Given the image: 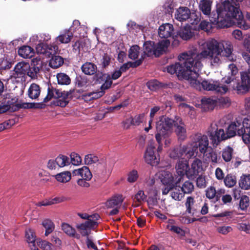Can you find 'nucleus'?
Masks as SVG:
<instances>
[{"mask_svg":"<svg viewBox=\"0 0 250 250\" xmlns=\"http://www.w3.org/2000/svg\"><path fill=\"white\" fill-rule=\"evenodd\" d=\"M176 172L181 177L188 173V170L189 168L188 162L186 160H179L176 164L175 167Z\"/></svg>","mask_w":250,"mask_h":250,"instance_id":"b1692460","label":"nucleus"},{"mask_svg":"<svg viewBox=\"0 0 250 250\" xmlns=\"http://www.w3.org/2000/svg\"><path fill=\"white\" fill-rule=\"evenodd\" d=\"M92 225V223L86 221L83 223L77 224L75 227L82 236H88L91 230L93 229Z\"/></svg>","mask_w":250,"mask_h":250,"instance_id":"5701e85b","label":"nucleus"},{"mask_svg":"<svg viewBox=\"0 0 250 250\" xmlns=\"http://www.w3.org/2000/svg\"><path fill=\"white\" fill-rule=\"evenodd\" d=\"M22 108L29 109H42L45 107V104L42 103H23L21 105Z\"/></svg>","mask_w":250,"mask_h":250,"instance_id":"8fccbe9b","label":"nucleus"},{"mask_svg":"<svg viewBox=\"0 0 250 250\" xmlns=\"http://www.w3.org/2000/svg\"><path fill=\"white\" fill-rule=\"evenodd\" d=\"M195 200L193 197L188 196L187 198L185 205L186 207V213L190 214L192 216L199 217L197 209L195 208Z\"/></svg>","mask_w":250,"mask_h":250,"instance_id":"f3484780","label":"nucleus"},{"mask_svg":"<svg viewBox=\"0 0 250 250\" xmlns=\"http://www.w3.org/2000/svg\"><path fill=\"white\" fill-rule=\"evenodd\" d=\"M19 56L23 58H31L34 54V49L28 45H23L21 46L18 51Z\"/></svg>","mask_w":250,"mask_h":250,"instance_id":"bb28decb","label":"nucleus"},{"mask_svg":"<svg viewBox=\"0 0 250 250\" xmlns=\"http://www.w3.org/2000/svg\"><path fill=\"white\" fill-rule=\"evenodd\" d=\"M42 63L40 58H34L29 64V69L28 70V76L31 78L37 77V74L42 69Z\"/></svg>","mask_w":250,"mask_h":250,"instance_id":"4468645a","label":"nucleus"},{"mask_svg":"<svg viewBox=\"0 0 250 250\" xmlns=\"http://www.w3.org/2000/svg\"><path fill=\"white\" fill-rule=\"evenodd\" d=\"M179 188H181V191L185 194H190L194 190V185L193 183L189 181H185L180 187L178 185Z\"/></svg>","mask_w":250,"mask_h":250,"instance_id":"49530a36","label":"nucleus"},{"mask_svg":"<svg viewBox=\"0 0 250 250\" xmlns=\"http://www.w3.org/2000/svg\"><path fill=\"white\" fill-rule=\"evenodd\" d=\"M104 82V83L101 86L100 89L105 91V90L109 89L112 84V80L111 79L110 75H107Z\"/></svg>","mask_w":250,"mask_h":250,"instance_id":"0e129e2a","label":"nucleus"},{"mask_svg":"<svg viewBox=\"0 0 250 250\" xmlns=\"http://www.w3.org/2000/svg\"><path fill=\"white\" fill-rule=\"evenodd\" d=\"M205 46L207 52L209 53V59L212 64L220 62V56L228 58L231 61H234L231 56L233 47L229 42L224 41L221 42L211 39L205 42Z\"/></svg>","mask_w":250,"mask_h":250,"instance_id":"7ed1b4c3","label":"nucleus"},{"mask_svg":"<svg viewBox=\"0 0 250 250\" xmlns=\"http://www.w3.org/2000/svg\"><path fill=\"white\" fill-rule=\"evenodd\" d=\"M194 34L192 27L188 24L184 27H181L177 32V35L183 40L186 41L191 39L194 36Z\"/></svg>","mask_w":250,"mask_h":250,"instance_id":"6ab92c4d","label":"nucleus"},{"mask_svg":"<svg viewBox=\"0 0 250 250\" xmlns=\"http://www.w3.org/2000/svg\"><path fill=\"white\" fill-rule=\"evenodd\" d=\"M47 47H48V44L44 42L39 43L36 46V51L38 54H43L45 56Z\"/></svg>","mask_w":250,"mask_h":250,"instance_id":"338daca9","label":"nucleus"},{"mask_svg":"<svg viewBox=\"0 0 250 250\" xmlns=\"http://www.w3.org/2000/svg\"><path fill=\"white\" fill-rule=\"evenodd\" d=\"M29 69V63L21 62H18L14 67V77L16 78H24L28 75Z\"/></svg>","mask_w":250,"mask_h":250,"instance_id":"2eb2a0df","label":"nucleus"},{"mask_svg":"<svg viewBox=\"0 0 250 250\" xmlns=\"http://www.w3.org/2000/svg\"><path fill=\"white\" fill-rule=\"evenodd\" d=\"M25 237L27 239V242L29 244H31L30 246H34L36 238L35 233L32 229H28L26 230Z\"/></svg>","mask_w":250,"mask_h":250,"instance_id":"3c124183","label":"nucleus"},{"mask_svg":"<svg viewBox=\"0 0 250 250\" xmlns=\"http://www.w3.org/2000/svg\"><path fill=\"white\" fill-rule=\"evenodd\" d=\"M237 135L242 136L243 142L246 144L250 143V119L245 118L242 122V127L238 129Z\"/></svg>","mask_w":250,"mask_h":250,"instance_id":"9b49d317","label":"nucleus"},{"mask_svg":"<svg viewBox=\"0 0 250 250\" xmlns=\"http://www.w3.org/2000/svg\"><path fill=\"white\" fill-rule=\"evenodd\" d=\"M140 47L138 45L132 46L128 51V57L132 60L138 58L139 53Z\"/></svg>","mask_w":250,"mask_h":250,"instance_id":"603ef678","label":"nucleus"},{"mask_svg":"<svg viewBox=\"0 0 250 250\" xmlns=\"http://www.w3.org/2000/svg\"><path fill=\"white\" fill-rule=\"evenodd\" d=\"M155 142L153 141H150L144 155L145 162L151 166H157L160 161L159 155L156 156L155 154Z\"/></svg>","mask_w":250,"mask_h":250,"instance_id":"1a4fd4ad","label":"nucleus"},{"mask_svg":"<svg viewBox=\"0 0 250 250\" xmlns=\"http://www.w3.org/2000/svg\"><path fill=\"white\" fill-rule=\"evenodd\" d=\"M61 227L62 229L63 232L69 236L77 239H80V234L77 233L75 229L69 224L66 223H63L62 224Z\"/></svg>","mask_w":250,"mask_h":250,"instance_id":"cd10ccee","label":"nucleus"},{"mask_svg":"<svg viewBox=\"0 0 250 250\" xmlns=\"http://www.w3.org/2000/svg\"><path fill=\"white\" fill-rule=\"evenodd\" d=\"M99 158L97 156L92 154H87L84 158V163L85 165H91L98 162Z\"/></svg>","mask_w":250,"mask_h":250,"instance_id":"e2e57ef3","label":"nucleus"},{"mask_svg":"<svg viewBox=\"0 0 250 250\" xmlns=\"http://www.w3.org/2000/svg\"><path fill=\"white\" fill-rule=\"evenodd\" d=\"M71 174L69 171H64L55 175L56 179L61 183H66L71 179Z\"/></svg>","mask_w":250,"mask_h":250,"instance_id":"c03bdc74","label":"nucleus"},{"mask_svg":"<svg viewBox=\"0 0 250 250\" xmlns=\"http://www.w3.org/2000/svg\"><path fill=\"white\" fill-rule=\"evenodd\" d=\"M185 149L183 148V146L174 147L169 152V157L173 159H179L184 155Z\"/></svg>","mask_w":250,"mask_h":250,"instance_id":"c9c22d12","label":"nucleus"},{"mask_svg":"<svg viewBox=\"0 0 250 250\" xmlns=\"http://www.w3.org/2000/svg\"><path fill=\"white\" fill-rule=\"evenodd\" d=\"M70 163L73 165L77 166L81 164L82 159L80 155L76 153H72L70 154Z\"/></svg>","mask_w":250,"mask_h":250,"instance_id":"774afa93","label":"nucleus"},{"mask_svg":"<svg viewBox=\"0 0 250 250\" xmlns=\"http://www.w3.org/2000/svg\"><path fill=\"white\" fill-rule=\"evenodd\" d=\"M74 92V89H70L69 91H63L62 92V96L60 98L62 99H57V100L54 101V104L56 106H59L62 107H65L69 103V101L68 99H72L73 96L72 94Z\"/></svg>","mask_w":250,"mask_h":250,"instance_id":"dca6fc26","label":"nucleus"},{"mask_svg":"<svg viewBox=\"0 0 250 250\" xmlns=\"http://www.w3.org/2000/svg\"><path fill=\"white\" fill-rule=\"evenodd\" d=\"M241 82L237 83L233 89L240 94H245L250 90V73L243 72L241 74Z\"/></svg>","mask_w":250,"mask_h":250,"instance_id":"9d476101","label":"nucleus"},{"mask_svg":"<svg viewBox=\"0 0 250 250\" xmlns=\"http://www.w3.org/2000/svg\"><path fill=\"white\" fill-rule=\"evenodd\" d=\"M58 83L60 85H69L71 83V79L64 73H59L57 75Z\"/></svg>","mask_w":250,"mask_h":250,"instance_id":"a19ab883","label":"nucleus"},{"mask_svg":"<svg viewBox=\"0 0 250 250\" xmlns=\"http://www.w3.org/2000/svg\"><path fill=\"white\" fill-rule=\"evenodd\" d=\"M173 125L175 127V132L178 139L184 140L187 137V130L185 124L181 121L179 122V124L175 122Z\"/></svg>","mask_w":250,"mask_h":250,"instance_id":"393cba45","label":"nucleus"},{"mask_svg":"<svg viewBox=\"0 0 250 250\" xmlns=\"http://www.w3.org/2000/svg\"><path fill=\"white\" fill-rule=\"evenodd\" d=\"M73 37V33L69 30H65L64 32L56 38L57 43H68L71 41Z\"/></svg>","mask_w":250,"mask_h":250,"instance_id":"c85d7f7f","label":"nucleus"},{"mask_svg":"<svg viewBox=\"0 0 250 250\" xmlns=\"http://www.w3.org/2000/svg\"><path fill=\"white\" fill-rule=\"evenodd\" d=\"M170 42L169 40L166 39L159 42L156 45H155V49L153 50V54L155 57H158L165 53L170 44Z\"/></svg>","mask_w":250,"mask_h":250,"instance_id":"a211bd4d","label":"nucleus"},{"mask_svg":"<svg viewBox=\"0 0 250 250\" xmlns=\"http://www.w3.org/2000/svg\"><path fill=\"white\" fill-rule=\"evenodd\" d=\"M49 61V66L53 68H57L62 65L64 62L62 57L58 55H54L51 57Z\"/></svg>","mask_w":250,"mask_h":250,"instance_id":"e433bc0d","label":"nucleus"},{"mask_svg":"<svg viewBox=\"0 0 250 250\" xmlns=\"http://www.w3.org/2000/svg\"><path fill=\"white\" fill-rule=\"evenodd\" d=\"M97 166L98 167L94 170V177L102 181H106L109 177V174L107 173L105 166L102 165L101 163H98Z\"/></svg>","mask_w":250,"mask_h":250,"instance_id":"412c9836","label":"nucleus"},{"mask_svg":"<svg viewBox=\"0 0 250 250\" xmlns=\"http://www.w3.org/2000/svg\"><path fill=\"white\" fill-rule=\"evenodd\" d=\"M123 202V199L122 198V195H118L113 196L109 200H108L105 203V205L108 208H113L115 206L120 205Z\"/></svg>","mask_w":250,"mask_h":250,"instance_id":"f704fd0d","label":"nucleus"},{"mask_svg":"<svg viewBox=\"0 0 250 250\" xmlns=\"http://www.w3.org/2000/svg\"><path fill=\"white\" fill-rule=\"evenodd\" d=\"M107 75L109 74L106 73H104L103 72H100L99 71H98V72H96V73L94 74V80L97 83H101L104 82Z\"/></svg>","mask_w":250,"mask_h":250,"instance_id":"69168bd1","label":"nucleus"},{"mask_svg":"<svg viewBox=\"0 0 250 250\" xmlns=\"http://www.w3.org/2000/svg\"><path fill=\"white\" fill-rule=\"evenodd\" d=\"M41 93L40 86L35 83H32L28 90V95L32 99H37Z\"/></svg>","mask_w":250,"mask_h":250,"instance_id":"2f4dec72","label":"nucleus"},{"mask_svg":"<svg viewBox=\"0 0 250 250\" xmlns=\"http://www.w3.org/2000/svg\"><path fill=\"white\" fill-rule=\"evenodd\" d=\"M241 126V123L236 121L231 123L226 128V131L222 128H218L216 124H211L208 128L207 133L211 141L213 148L216 147L222 141L230 139L237 134V131Z\"/></svg>","mask_w":250,"mask_h":250,"instance_id":"20e7f679","label":"nucleus"},{"mask_svg":"<svg viewBox=\"0 0 250 250\" xmlns=\"http://www.w3.org/2000/svg\"><path fill=\"white\" fill-rule=\"evenodd\" d=\"M181 180V177H179L178 180L174 182V177L172 173L169 171H164L161 174V181L164 185V188H162V194L166 195L175 187V186L178 187Z\"/></svg>","mask_w":250,"mask_h":250,"instance_id":"423d86ee","label":"nucleus"},{"mask_svg":"<svg viewBox=\"0 0 250 250\" xmlns=\"http://www.w3.org/2000/svg\"><path fill=\"white\" fill-rule=\"evenodd\" d=\"M221 152L223 160L225 162H229L232 158L234 149L230 146H228L222 149Z\"/></svg>","mask_w":250,"mask_h":250,"instance_id":"473e14b6","label":"nucleus"},{"mask_svg":"<svg viewBox=\"0 0 250 250\" xmlns=\"http://www.w3.org/2000/svg\"><path fill=\"white\" fill-rule=\"evenodd\" d=\"M249 198L246 195H243L240 198L239 202V208L242 210L247 209L249 206Z\"/></svg>","mask_w":250,"mask_h":250,"instance_id":"052dcab7","label":"nucleus"},{"mask_svg":"<svg viewBox=\"0 0 250 250\" xmlns=\"http://www.w3.org/2000/svg\"><path fill=\"white\" fill-rule=\"evenodd\" d=\"M173 31V25L167 23L163 24L159 27L158 34L160 38L167 39L171 36Z\"/></svg>","mask_w":250,"mask_h":250,"instance_id":"4be33fe9","label":"nucleus"},{"mask_svg":"<svg viewBox=\"0 0 250 250\" xmlns=\"http://www.w3.org/2000/svg\"><path fill=\"white\" fill-rule=\"evenodd\" d=\"M134 202H137L138 204L136 207H138L143 202L146 201L147 196L145 195L144 191L142 190H139L132 197Z\"/></svg>","mask_w":250,"mask_h":250,"instance_id":"de8ad7c7","label":"nucleus"},{"mask_svg":"<svg viewBox=\"0 0 250 250\" xmlns=\"http://www.w3.org/2000/svg\"><path fill=\"white\" fill-rule=\"evenodd\" d=\"M201 103L203 106L212 109L216 104V100L211 98L204 97L202 99Z\"/></svg>","mask_w":250,"mask_h":250,"instance_id":"6e6d98bb","label":"nucleus"},{"mask_svg":"<svg viewBox=\"0 0 250 250\" xmlns=\"http://www.w3.org/2000/svg\"><path fill=\"white\" fill-rule=\"evenodd\" d=\"M175 121L166 116L159 117L156 123V134L155 138L157 142H160L162 138H168L172 131V128Z\"/></svg>","mask_w":250,"mask_h":250,"instance_id":"39448f33","label":"nucleus"},{"mask_svg":"<svg viewBox=\"0 0 250 250\" xmlns=\"http://www.w3.org/2000/svg\"><path fill=\"white\" fill-rule=\"evenodd\" d=\"M190 14V11L188 7H180L177 10L175 16L177 20L183 21L188 19Z\"/></svg>","mask_w":250,"mask_h":250,"instance_id":"a878e982","label":"nucleus"},{"mask_svg":"<svg viewBox=\"0 0 250 250\" xmlns=\"http://www.w3.org/2000/svg\"><path fill=\"white\" fill-rule=\"evenodd\" d=\"M56 163L59 167H63L70 164V159L66 156L60 154L56 159Z\"/></svg>","mask_w":250,"mask_h":250,"instance_id":"4c0bfd02","label":"nucleus"},{"mask_svg":"<svg viewBox=\"0 0 250 250\" xmlns=\"http://www.w3.org/2000/svg\"><path fill=\"white\" fill-rule=\"evenodd\" d=\"M236 182V177L232 173L228 174L224 179L225 185L228 188L234 186Z\"/></svg>","mask_w":250,"mask_h":250,"instance_id":"a18cd8bd","label":"nucleus"},{"mask_svg":"<svg viewBox=\"0 0 250 250\" xmlns=\"http://www.w3.org/2000/svg\"><path fill=\"white\" fill-rule=\"evenodd\" d=\"M42 225L45 229V235L48 236L55 229L53 222L50 219H46L42 222Z\"/></svg>","mask_w":250,"mask_h":250,"instance_id":"37998d69","label":"nucleus"},{"mask_svg":"<svg viewBox=\"0 0 250 250\" xmlns=\"http://www.w3.org/2000/svg\"><path fill=\"white\" fill-rule=\"evenodd\" d=\"M82 71L86 75H92L96 73L97 67L94 63L86 62L82 66Z\"/></svg>","mask_w":250,"mask_h":250,"instance_id":"7c9ffc66","label":"nucleus"},{"mask_svg":"<svg viewBox=\"0 0 250 250\" xmlns=\"http://www.w3.org/2000/svg\"><path fill=\"white\" fill-rule=\"evenodd\" d=\"M193 83L201 84L204 89L206 90H214L217 93L224 94L227 93L229 90L228 87L226 85L223 84L217 81L204 80L200 82L198 79L197 81H192Z\"/></svg>","mask_w":250,"mask_h":250,"instance_id":"0eeeda50","label":"nucleus"},{"mask_svg":"<svg viewBox=\"0 0 250 250\" xmlns=\"http://www.w3.org/2000/svg\"><path fill=\"white\" fill-rule=\"evenodd\" d=\"M203 170L202 162L201 160L196 158L192 162L191 167L188 168L187 177L189 179H193L199 175V173Z\"/></svg>","mask_w":250,"mask_h":250,"instance_id":"f8f14e48","label":"nucleus"},{"mask_svg":"<svg viewBox=\"0 0 250 250\" xmlns=\"http://www.w3.org/2000/svg\"><path fill=\"white\" fill-rule=\"evenodd\" d=\"M212 1L211 0H201L199 3V9L205 15L209 16V21L219 28H228L235 25L238 27L247 30L250 28L244 20L242 12L239 6L231 4L225 0L220 5H217L216 11L211 13Z\"/></svg>","mask_w":250,"mask_h":250,"instance_id":"f257e3e1","label":"nucleus"},{"mask_svg":"<svg viewBox=\"0 0 250 250\" xmlns=\"http://www.w3.org/2000/svg\"><path fill=\"white\" fill-rule=\"evenodd\" d=\"M73 173L75 175L81 176L82 178L85 180H90L92 177L89 168L85 166L81 168L74 170L73 171Z\"/></svg>","mask_w":250,"mask_h":250,"instance_id":"c756f323","label":"nucleus"},{"mask_svg":"<svg viewBox=\"0 0 250 250\" xmlns=\"http://www.w3.org/2000/svg\"><path fill=\"white\" fill-rule=\"evenodd\" d=\"M167 229L181 236H184L185 235V231L179 227L168 224L167 226Z\"/></svg>","mask_w":250,"mask_h":250,"instance_id":"4d7b16f0","label":"nucleus"},{"mask_svg":"<svg viewBox=\"0 0 250 250\" xmlns=\"http://www.w3.org/2000/svg\"><path fill=\"white\" fill-rule=\"evenodd\" d=\"M183 148H186L185 151V155L187 156V157L191 158L194 156L195 153H197L196 150L197 148H195V145H193L192 147H189L188 146L184 145Z\"/></svg>","mask_w":250,"mask_h":250,"instance_id":"13d9d810","label":"nucleus"},{"mask_svg":"<svg viewBox=\"0 0 250 250\" xmlns=\"http://www.w3.org/2000/svg\"><path fill=\"white\" fill-rule=\"evenodd\" d=\"M46 49L47 50L45 56L48 58H50L57 54L59 48L55 43H53L52 44H48V47H47Z\"/></svg>","mask_w":250,"mask_h":250,"instance_id":"09e8293b","label":"nucleus"},{"mask_svg":"<svg viewBox=\"0 0 250 250\" xmlns=\"http://www.w3.org/2000/svg\"><path fill=\"white\" fill-rule=\"evenodd\" d=\"M139 178L137 170L133 169L127 174V181L130 183H133L137 181Z\"/></svg>","mask_w":250,"mask_h":250,"instance_id":"bf43d9fd","label":"nucleus"},{"mask_svg":"<svg viewBox=\"0 0 250 250\" xmlns=\"http://www.w3.org/2000/svg\"><path fill=\"white\" fill-rule=\"evenodd\" d=\"M111 56L110 55L108 54L107 53H104L102 56L100 62V64L102 65L103 68H106L107 67L111 62Z\"/></svg>","mask_w":250,"mask_h":250,"instance_id":"864d4df0","label":"nucleus"},{"mask_svg":"<svg viewBox=\"0 0 250 250\" xmlns=\"http://www.w3.org/2000/svg\"><path fill=\"white\" fill-rule=\"evenodd\" d=\"M192 144L195 145V148L199 149L201 153H204L209 149V141L208 136L200 133L195 134L192 137Z\"/></svg>","mask_w":250,"mask_h":250,"instance_id":"6e6552de","label":"nucleus"},{"mask_svg":"<svg viewBox=\"0 0 250 250\" xmlns=\"http://www.w3.org/2000/svg\"><path fill=\"white\" fill-rule=\"evenodd\" d=\"M164 85L163 83H160L155 79L151 80L146 83V86L151 91H156L160 88L164 87Z\"/></svg>","mask_w":250,"mask_h":250,"instance_id":"58836bf2","label":"nucleus"},{"mask_svg":"<svg viewBox=\"0 0 250 250\" xmlns=\"http://www.w3.org/2000/svg\"><path fill=\"white\" fill-rule=\"evenodd\" d=\"M209 54L205 46L200 53L192 51L184 52L178 57L180 62L168 66L167 71L171 74H175L180 80H188L190 83L196 82L203 66L202 61L209 59Z\"/></svg>","mask_w":250,"mask_h":250,"instance_id":"f03ea898","label":"nucleus"},{"mask_svg":"<svg viewBox=\"0 0 250 250\" xmlns=\"http://www.w3.org/2000/svg\"><path fill=\"white\" fill-rule=\"evenodd\" d=\"M240 187L243 189L250 188V174L243 175L239 181Z\"/></svg>","mask_w":250,"mask_h":250,"instance_id":"ea45409f","label":"nucleus"},{"mask_svg":"<svg viewBox=\"0 0 250 250\" xmlns=\"http://www.w3.org/2000/svg\"><path fill=\"white\" fill-rule=\"evenodd\" d=\"M18 99L15 97L9 99L6 102L5 104L9 106V110L11 112H15L18 111L21 108H22L21 107L22 103H18Z\"/></svg>","mask_w":250,"mask_h":250,"instance_id":"72a5a7b5","label":"nucleus"},{"mask_svg":"<svg viewBox=\"0 0 250 250\" xmlns=\"http://www.w3.org/2000/svg\"><path fill=\"white\" fill-rule=\"evenodd\" d=\"M203 154L204 160L208 163H210L212 165H215L221 162L219 153H218L211 146H210L209 149Z\"/></svg>","mask_w":250,"mask_h":250,"instance_id":"ddd939ff","label":"nucleus"},{"mask_svg":"<svg viewBox=\"0 0 250 250\" xmlns=\"http://www.w3.org/2000/svg\"><path fill=\"white\" fill-rule=\"evenodd\" d=\"M62 90L54 88L52 86H48L47 88V94L46 97L43 99V103H47L52 98L59 99L62 95Z\"/></svg>","mask_w":250,"mask_h":250,"instance_id":"aec40b11","label":"nucleus"},{"mask_svg":"<svg viewBox=\"0 0 250 250\" xmlns=\"http://www.w3.org/2000/svg\"><path fill=\"white\" fill-rule=\"evenodd\" d=\"M144 53L148 57L151 56L153 54L155 49V42L153 41H146L144 43Z\"/></svg>","mask_w":250,"mask_h":250,"instance_id":"79ce46f5","label":"nucleus"},{"mask_svg":"<svg viewBox=\"0 0 250 250\" xmlns=\"http://www.w3.org/2000/svg\"><path fill=\"white\" fill-rule=\"evenodd\" d=\"M157 196V194L155 193L153 195L148 196V198L146 200L150 209H153L154 206L158 205V202Z\"/></svg>","mask_w":250,"mask_h":250,"instance_id":"5fc2aeb1","label":"nucleus"},{"mask_svg":"<svg viewBox=\"0 0 250 250\" xmlns=\"http://www.w3.org/2000/svg\"><path fill=\"white\" fill-rule=\"evenodd\" d=\"M178 187L175 186V187L172 189L173 190L171 193V197L172 199L176 201H181L184 196L183 192H180L179 188H177Z\"/></svg>","mask_w":250,"mask_h":250,"instance_id":"680f3d73","label":"nucleus"}]
</instances>
